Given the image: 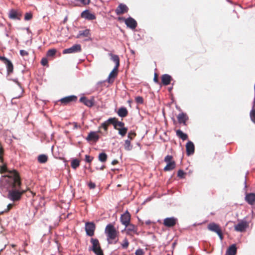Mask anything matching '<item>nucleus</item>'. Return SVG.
Wrapping results in <instances>:
<instances>
[{
    "label": "nucleus",
    "instance_id": "obj_1",
    "mask_svg": "<svg viewBox=\"0 0 255 255\" xmlns=\"http://www.w3.org/2000/svg\"><path fill=\"white\" fill-rule=\"evenodd\" d=\"M21 184L20 177L15 170L8 171L0 180V186L7 190V198L14 202L19 201L26 191L21 188Z\"/></svg>",
    "mask_w": 255,
    "mask_h": 255
},
{
    "label": "nucleus",
    "instance_id": "obj_2",
    "mask_svg": "<svg viewBox=\"0 0 255 255\" xmlns=\"http://www.w3.org/2000/svg\"><path fill=\"white\" fill-rule=\"evenodd\" d=\"M105 233L107 237L109 244H116L118 241L119 232L112 224H109L105 228Z\"/></svg>",
    "mask_w": 255,
    "mask_h": 255
},
{
    "label": "nucleus",
    "instance_id": "obj_3",
    "mask_svg": "<svg viewBox=\"0 0 255 255\" xmlns=\"http://www.w3.org/2000/svg\"><path fill=\"white\" fill-rule=\"evenodd\" d=\"M90 241L92 245L90 250L96 255H104L99 240L97 239L91 238Z\"/></svg>",
    "mask_w": 255,
    "mask_h": 255
},
{
    "label": "nucleus",
    "instance_id": "obj_4",
    "mask_svg": "<svg viewBox=\"0 0 255 255\" xmlns=\"http://www.w3.org/2000/svg\"><path fill=\"white\" fill-rule=\"evenodd\" d=\"M208 230L216 233L219 237L220 240L222 241L224 238L223 234L220 226L214 222L209 224L207 226Z\"/></svg>",
    "mask_w": 255,
    "mask_h": 255
},
{
    "label": "nucleus",
    "instance_id": "obj_5",
    "mask_svg": "<svg viewBox=\"0 0 255 255\" xmlns=\"http://www.w3.org/2000/svg\"><path fill=\"white\" fill-rule=\"evenodd\" d=\"M173 156L170 155H167L165 157L164 160L166 163H167V165L163 169L164 171H171L175 168L176 163L173 160Z\"/></svg>",
    "mask_w": 255,
    "mask_h": 255
},
{
    "label": "nucleus",
    "instance_id": "obj_6",
    "mask_svg": "<svg viewBox=\"0 0 255 255\" xmlns=\"http://www.w3.org/2000/svg\"><path fill=\"white\" fill-rule=\"evenodd\" d=\"M119 20H124L127 26L132 29H135L137 25L136 20L131 17H129L127 19L123 17H119Z\"/></svg>",
    "mask_w": 255,
    "mask_h": 255
},
{
    "label": "nucleus",
    "instance_id": "obj_7",
    "mask_svg": "<svg viewBox=\"0 0 255 255\" xmlns=\"http://www.w3.org/2000/svg\"><path fill=\"white\" fill-rule=\"evenodd\" d=\"M77 100V97L74 95H71L65 97L60 99L58 102L61 105L65 106L70 104L73 102H76Z\"/></svg>",
    "mask_w": 255,
    "mask_h": 255
},
{
    "label": "nucleus",
    "instance_id": "obj_8",
    "mask_svg": "<svg viewBox=\"0 0 255 255\" xmlns=\"http://www.w3.org/2000/svg\"><path fill=\"white\" fill-rule=\"evenodd\" d=\"M0 60L4 63L6 66L7 72L8 75H10L13 72V65L12 62L4 56H0Z\"/></svg>",
    "mask_w": 255,
    "mask_h": 255
},
{
    "label": "nucleus",
    "instance_id": "obj_9",
    "mask_svg": "<svg viewBox=\"0 0 255 255\" xmlns=\"http://www.w3.org/2000/svg\"><path fill=\"white\" fill-rule=\"evenodd\" d=\"M96 226L93 222H87L85 224V231L88 236L92 237L94 235Z\"/></svg>",
    "mask_w": 255,
    "mask_h": 255
},
{
    "label": "nucleus",
    "instance_id": "obj_10",
    "mask_svg": "<svg viewBox=\"0 0 255 255\" xmlns=\"http://www.w3.org/2000/svg\"><path fill=\"white\" fill-rule=\"evenodd\" d=\"M82 51L81 46L80 44H75L72 47L65 49L63 51V54L75 53Z\"/></svg>",
    "mask_w": 255,
    "mask_h": 255
},
{
    "label": "nucleus",
    "instance_id": "obj_11",
    "mask_svg": "<svg viewBox=\"0 0 255 255\" xmlns=\"http://www.w3.org/2000/svg\"><path fill=\"white\" fill-rule=\"evenodd\" d=\"M177 223V219L175 217L166 218L163 220L164 226L168 228L174 227Z\"/></svg>",
    "mask_w": 255,
    "mask_h": 255
},
{
    "label": "nucleus",
    "instance_id": "obj_12",
    "mask_svg": "<svg viewBox=\"0 0 255 255\" xmlns=\"http://www.w3.org/2000/svg\"><path fill=\"white\" fill-rule=\"evenodd\" d=\"M131 216L129 213L127 211L124 214L121 215L120 218V221L122 224L127 226L130 222Z\"/></svg>",
    "mask_w": 255,
    "mask_h": 255
},
{
    "label": "nucleus",
    "instance_id": "obj_13",
    "mask_svg": "<svg viewBox=\"0 0 255 255\" xmlns=\"http://www.w3.org/2000/svg\"><path fill=\"white\" fill-rule=\"evenodd\" d=\"M249 227L248 223L246 221H241L237 225L235 226V230L236 231L243 232Z\"/></svg>",
    "mask_w": 255,
    "mask_h": 255
},
{
    "label": "nucleus",
    "instance_id": "obj_14",
    "mask_svg": "<svg viewBox=\"0 0 255 255\" xmlns=\"http://www.w3.org/2000/svg\"><path fill=\"white\" fill-rule=\"evenodd\" d=\"M109 122L114 126V128L116 129L125 127V123L119 121L116 118H109Z\"/></svg>",
    "mask_w": 255,
    "mask_h": 255
},
{
    "label": "nucleus",
    "instance_id": "obj_15",
    "mask_svg": "<svg viewBox=\"0 0 255 255\" xmlns=\"http://www.w3.org/2000/svg\"><path fill=\"white\" fill-rule=\"evenodd\" d=\"M128 10V7L124 3H120L115 10V12L118 15H122L127 13Z\"/></svg>",
    "mask_w": 255,
    "mask_h": 255
},
{
    "label": "nucleus",
    "instance_id": "obj_16",
    "mask_svg": "<svg viewBox=\"0 0 255 255\" xmlns=\"http://www.w3.org/2000/svg\"><path fill=\"white\" fill-rule=\"evenodd\" d=\"M127 228L126 233L128 235H132L133 234L138 235L137 233V227L133 224L129 223L127 226H125Z\"/></svg>",
    "mask_w": 255,
    "mask_h": 255
},
{
    "label": "nucleus",
    "instance_id": "obj_17",
    "mask_svg": "<svg viewBox=\"0 0 255 255\" xmlns=\"http://www.w3.org/2000/svg\"><path fill=\"white\" fill-rule=\"evenodd\" d=\"M79 101L88 107H93L95 103V100L93 97L89 99L86 97H82L80 99Z\"/></svg>",
    "mask_w": 255,
    "mask_h": 255
},
{
    "label": "nucleus",
    "instance_id": "obj_18",
    "mask_svg": "<svg viewBox=\"0 0 255 255\" xmlns=\"http://www.w3.org/2000/svg\"><path fill=\"white\" fill-rule=\"evenodd\" d=\"M21 14L14 9H11L8 13V17L12 19L20 20Z\"/></svg>",
    "mask_w": 255,
    "mask_h": 255
},
{
    "label": "nucleus",
    "instance_id": "obj_19",
    "mask_svg": "<svg viewBox=\"0 0 255 255\" xmlns=\"http://www.w3.org/2000/svg\"><path fill=\"white\" fill-rule=\"evenodd\" d=\"M186 150L187 155L189 156L193 154L195 151V146L194 143L191 141H189L186 144Z\"/></svg>",
    "mask_w": 255,
    "mask_h": 255
},
{
    "label": "nucleus",
    "instance_id": "obj_20",
    "mask_svg": "<svg viewBox=\"0 0 255 255\" xmlns=\"http://www.w3.org/2000/svg\"><path fill=\"white\" fill-rule=\"evenodd\" d=\"M99 138V135L96 132L91 131L88 134L86 137V140L88 141H94L96 142L98 141Z\"/></svg>",
    "mask_w": 255,
    "mask_h": 255
},
{
    "label": "nucleus",
    "instance_id": "obj_21",
    "mask_svg": "<svg viewBox=\"0 0 255 255\" xmlns=\"http://www.w3.org/2000/svg\"><path fill=\"white\" fill-rule=\"evenodd\" d=\"M82 17L88 20H94L96 19L95 15L90 12L89 10H86L83 11L81 14Z\"/></svg>",
    "mask_w": 255,
    "mask_h": 255
},
{
    "label": "nucleus",
    "instance_id": "obj_22",
    "mask_svg": "<svg viewBox=\"0 0 255 255\" xmlns=\"http://www.w3.org/2000/svg\"><path fill=\"white\" fill-rule=\"evenodd\" d=\"M246 201L251 205L255 204V193L247 194L245 197Z\"/></svg>",
    "mask_w": 255,
    "mask_h": 255
},
{
    "label": "nucleus",
    "instance_id": "obj_23",
    "mask_svg": "<svg viewBox=\"0 0 255 255\" xmlns=\"http://www.w3.org/2000/svg\"><path fill=\"white\" fill-rule=\"evenodd\" d=\"M118 68L114 67L113 70L110 73L108 77V82L109 83H112L114 81V79L117 76L118 73Z\"/></svg>",
    "mask_w": 255,
    "mask_h": 255
},
{
    "label": "nucleus",
    "instance_id": "obj_24",
    "mask_svg": "<svg viewBox=\"0 0 255 255\" xmlns=\"http://www.w3.org/2000/svg\"><path fill=\"white\" fill-rule=\"evenodd\" d=\"M172 80V77L168 74H163L161 76V82L164 85H169Z\"/></svg>",
    "mask_w": 255,
    "mask_h": 255
},
{
    "label": "nucleus",
    "instance_id": "obj_25",
    "mask_svg": "<svg viewBox=\"0 0 255 255\" xmlns=\"http://www.w3.org/2000/svg\"><path fill=\"white\" fill-rule=\"evenodd\" d=\"M177 119L179 123L183 124L186 125V122L188 120V117L185 114L181 113L178 115Z\"/></svg>",
    "mask_w": 255,
    "mask_h": 255
},
{
    "label": "nucleus",
    "instance_id": "obj_26",
    "mask_svg": "<svg viewBox=\"0 0 255 255\" xmlns=\"http://www.w3.org/2000/svg\"><path fill=\"white\" fill-rule=\"evenodd\" d=\"M117 114L119 117L122 118H125L128 116V111L126 108L122 107L118 110Z\"/></svg>",
    "mask_w": 255,
    "mask_h": 255
},
{
    "label": "nucleus",
    "instance_id": "obj_27",
    "mask_svg": "<svg viewBox=\"0 0 255 255\" xmlns=\"http://www.w3.org/2000/svg\"><path fill=\"white\" fill-rule=\"evenodd\" d=\"M236 254L237 248L235 244L230 246L226 252V254L227 255H236Z\"/></svg>",
    "mask_w": 255,
    "mask_h": 255
},
{
    "label": "nucleus",
    "instance_id": "obj_28",
    "mask_svg": "<svg viewBox=\"0 0 255 255\" xmlns=\"http://www.w3.org/2000/svg\"><path fill=\"white\" fill-rule=\"evenodd\" d=\"M109 55L111 57L112 60H113L116 64L115 67L119 68L120 66V58L119 56L112 53Z\"/></svg>",
    "mask_w": 255,
    "mask_h": 255
},
{
    "label": "nucleus",
    "instance_id": "obj_29",
    "mask_svg": "<svg viewBox=\"0 0 255 255\" xmlns=\"http://www.w3.org/2000/svg\"><path fill=\"white\" fill-rule=\"evenodd\" d=\"M176 135L180 138L182 139L183 140H186L188 138V135L187 134L184 133L180 129H178L176 130Z\"/></svg>",
    "mask_w": 255,
    "mask_h": 255
},
{
    "label": "nucleus",
    "instance_id": "obj_30",
    "mask_svg": "<svg viewBox=\"0 0 255 255\" xmlns=\"http://www.w3.org/2000/svg\"><path fill=\"white\" fill-rule=\"evenodd\" d=\"M89 35H90V30L89 29H85L83 31H80L76 37L79 38L82 36L88 37Z\"/></svg>",
    "mask_w": 255,
    "mask_h": 255
},
{
    "label": "nucleus",
    "instance_id": "obj_31",
    "mask_svg": "<svg viewBox=\"0 0 255 255\" xmlns=\"http://www.w3.org/2000/svg\"><path fill=\"white\" fill-rule=\"evenodd\" d=\"M38 161L40 163H45L48 160V156L45 154H40L38 156Z\"/></svg>",
    "mask_w": 255,
    "mask_h": 255
},
{
    "label": "nucleus",
    "instance_id": "obj_32",
    "mask_svg": "<svg viewBox=\"0 0 255 255\" xmlns=\"http://www.w3.org/2000/svg\"><path fill=\"white\" fill-rule=\"evenodd\" d=\"M124 148L127 151L131 150L132 148V145L131 144L130 141L127 139L125 141Z\"/></svg>",
    "mask_w": 255,
    "mask_h": 255
},
{
    "label": "nucleus",
    "instance_id": "obj_33",
    "mask_svg": "<svg viewBox=\"0 0 255 255\" xmlns=\"http://www.w3.org/2000/svg\"><path fill=\"white\" fill-rule=\"evenodd\" d=\"M110 124H111V123L109 122V119L107 121H105L101 125L100 127H99V128H103L104 129V130L107 132L108 131V127Z\"/></svg>",
    "mask_w": 255,
    "mask_h": 255
},
{
    "label": "nucleus",
    "instance_id": "obj_34",
    "mask_svg": "<svg viewBox=\"0 0 255 255\" xmlns=\"http://www.w3.org/2000/svg\"><path fill=\"white\" fill-rule=\"evenodd\" d=\"M107 154L104 152L100 153L98 156V159L102 162H105L107 161Z\"/></svg>",
    "mask_w": 255,
    "mask_h": 255
},
{
    "label": "nucleus",
    "instance_id": "obj_35",
    "mask_svg": "<svg viewBox=\"0 0 255 255\" xmlns=\"http://www.w3.org/2000/svg\"><path fill=\"white\" fill-rule=\"evenodd\" d=\"M119 131V133L122 137H124L126 135L128 131V128L124 127L123 128H120L117 129Z\"/></svg>",
    "mask_w": 255,
    "mask_h": 255
},
{
    "label": "nucleus",
    "instance_id": "obj_36",
    "mask_svg": "<svg viewBox=\"0 0 255 255\" xmlns=\"http://www.w3.org/2000/svg\"><path fill=\"white\" fill-rule=\"evenodd\" d=\"M71 167L73 169H76L80 165V161L78 159H74L71 162Z\"/></svg>",
    "mask_w": 255,
    "mask_h": 255
},
{
    "label": "nucleus",
    "instance_id": "obj_37",
    "mask_svg": "<svg viewBox=\"0 0 255 255\" xmlns=\"http://www.w3.org/2000/svg\"><path fill=\"white\" fill-rule=\"evenodd\" d=\"M129 242L127 238H125L123 242L121 243L122 248L124 249H127L129 246Z\"/></svg>",
    "mask_w": 255,
    "mask_h": 255
},
{
    "label": "nucleus",
    "instance_id": "obj_38",
    "mask_svg": "<svg viewBox=\"0 0 255 255\" xmlns=\"http://www.w3.org/2000/svg\"><path fill=\"white\" fill-rule=\"evenodd\" d=\"M56 50L55 49H51L47 51L46 55L48 57H52L56 54Z\"/></svg>",
    "mask_w": 255,
    "mask_h": 255
},
{
    "label": "nucleus",
    "instance_id": "obj_39",
    "mask_svg": "<svg viewBox=\"0 0 255 255\" xmlns=\"http://www.w3.org/2000/svg\"><path fill=\"white\" fill-rule=\"evenodd\" d=\"M4 154V150L2 146L0 143V162L2 163L3 162V156Z\"/></svg>",
    "mask_w": 255,
    "mask_h": 255
},
{
    "label": "nucleus",
    "instance_id": "obj_40",
    "mask_svg": "<svg viewBox=\"0 0 255 255\" xmlns=\"http://www.w3.org/2000/svg\"><path fill=\"white\" fill-rule=\"evenodd\" d=\"M136 133L133 131H130L128 133V138L130 139V140H132L136 136Z\"/></svg>",
    "mask_w": 255,
    "mask_h": 255
},
{
    "label": "nucleus",
    "instance_id": "obj_41",
    "mask_svg": "<svg viewBox=\"0 0 255 255\" xmlns=\"http://www.w3.org/2000/svg\"><path fill=\"white\" fill-rule=\"evenodd\" d=\"M250 117L252 121L255 124V109H253L251 111Z\"/></svg>",
    "mask_w": 255,
    "mask_h": 255
},
{
    "label": "nucleus",
    "instance_id": "obj_42",
    "mask_svg": "<svg viewBox=\"0 0 255 255\" xmlns=\"http://www.w3.org/2000/svg\"><path fill=\"white\" fill-rule=\"evenodd\" d=\"M32 17V14L30 12H27L25 13L24 16V19L25 20H29L31 19Z\"/></svg>",
    "mask_w": 255,
    "mask_h": 255
},
{
    "label": "nucleus",
    "instance_id": "obj_43",
    "mask_svg": "<svg viewBox=\"0 0 255 255\" xmlns=\"http://www.w3.org/2000/svg\"><path fill=\"white\" fill-rule=\"evenodd\" d=\"M135 102L138 104H142L143 103V99L142 97L138 96L135 98Z\"/></svg>",
    "mask_w": 255,
    "mask_h": 255
},
{
    "label": "nucleus",
    "instance_id": "obj_44",
    "mask_svg": "<svg viewBox=\"0 0 255 255\" xmlns=\"http://www.w3.org/2000/svg\"><path fill=\"white\" fill-rule=\"evenodd\" d=\"M185 174V173L182 170H179L178 171L177 175L179 177L181 178H184V175Z\"/></svg>",
    "mask_w": 255,
    "mask_h": 255
},
{
    "label": "nucleus",
    "instance_id": "obj_45",
    "mask_svg": "<svg viewBox=\"0 0 255 255\" xmlns=\"http://www.w3.org/2000/svg\"><path fill=\"white\" fill-rule=\"evenodd\" d=\"M144 252L141 249H137L135 253V255H144Z\"/></svg>",
    "mask_w": 255,
    "mask_h": 255
},
{
    "label": "nucleus",
    "instance_id": "obj_46",
    "mask_svg": "<svg viewBox=\"0 0 255 255\" xmlns=\"http://www.w3.org/2000/svg\"><path fill=\"white\" fill-rule=\"evenodd\" d=\"M93 158V157H92L89 155H85V161L88 163H91Z\"/></svg>",
    "mask_w": 255,
    "mask_h": 255
},
{
    "label": "nucleus",
    "instance_id": "obj_47",
    "mask_svg": "<svg viewBox=\"0 0 255 255\" xmlns=\"http://www.w3.org/2000/svg\"><path fill=\"white\" fill-rule=\"evenodd\" d=\"M20 54L21 56L24 57V56H28V52L24 50H20Z\"/></svg>",
    "mask_w": 255,
    "mask_h": 255
},
{
    "label": "nucleus",
    "instance_id": "obj_48",
    "mask_svg": "<svg viewBox=\"0 0 255 255\" xmlns=\"http://www.w3.org/2000/svg\"><path fill=\"white\" fill-rule=\"evenodd\" d=\"M41 63L43 66L48 65V60L46 58H43L41 59Z\"/></svg>",
    "mask_w": 255,
    "mask_h": 255
},
{
    "label": "nucleus",
    "instance_id": "obj_49",
    "mask_svg": "<svg viewBox=\"0 0 255 255\" xmlns=\"http://www.w3.org/2000/svg\"><path fill=\"white\" fill-rule=\"evenodd\" d=\"M76 1H80L81 3L84 5L89 4L90 2V0H76Z\"/></svg>",
    "mask_w": 255,
    "mask_h": 255
},
{
    "label": "nucleus",
    "instance_id": "obj_50",
    "mask_svg": "<svg viewBox=\"0 0 255 255\" xmlns=\"http://www.w3.org/2000/svg\"><path fill=\"white\" fill-rule=\"evenodd\" d=\"M153 81H154V82H155L156 83H157L158 84L159 83V80H158V75L157 73H154V78H153Z\"/></svg>",
    "mask_w": 255,
    "mask_h": 255
},
{
    "label": "nucleus",
    "instance_id": "obj_51",
    "mask_svg": "<svg viewBox=\"0 0 255 255\" xmlns=\"http://www.w3.org/2000/svg\"><path fill=\"white\" fill-rule=\"evenodd\" d=\"M88 186L90 189H94L96 187V185L94 183L90 182L88 184Z\"/></svg>",
    "mask_w": 255,
    "mask_h": 255
},
{
    "label": "nucleus",
    "instance_id": "obj_52",
    "mask_svg": "<svg viewBox=\"0 0 255 255\" xmlns=\"http://www.w3.org/2000/svg\"><path fill=\"white\" fill-rule=\"evenodd\" d=\"M13 206V204H9L8 205H7V209L5 210L4 212H8L12 207Z\"/></svg>",
    "mask_w": 255,
    "mask_h": 255
},
{
    "label": "nucleus",
    "instance_id": "obj_53",
    "mask_svg": "<svg viewBox=\"0 0 255 255\" xmlns=\"http://www.w3.org/2000/svg\"><path fill=\"white\" fill-rule=\"evenodd\" d=\"M118 163H119L118 160H117V159H115V160L112 161V164L113 165H115L116 164H117Z\"/></svg>",
    "mask_w": 255,
    "mask_h": 255
},
{
    "label": "nucleus",
    "instance_id": "obj_54",
    "mask_svg": "<svg viewBox=\"0 0 255 255\" xmlns=\"http://www.w3.org/2000/svg\"><path fill=\"white\" fill-rule=\"evenodd\" d=\"M1 170L2 172H6V167L5 166H2L1 168Z\"/></svg>",
    "mask_w": 255,
    "mask_h": 255
},
{
    "label": "nucleus",
    "instance_id": "obj_55",
    "mask_svg": "<svg viewBox=\"0 0 255 255\" xmlns=\"http://www.w3.org/2000/svg\"><path fill=\"white\" fill-rule=\"evenodd\" d=\"M176 245V243L175 242H174L172 244V247L174 248L175 247Z\"/></svg>",
    "mask_w": 255,
    "mask_h": 255
},
{
    "label": "nucleus",
    "instance_id": "obj_56",
    "mask_svg": "<svg viewBox=\"0 0 255 255\" xmlns=\"http://www.w3.org/2000/svg\"><path fill=\"white\" fill-rule=\"evenodd\" d=\"M104 168H105V166L103 165L100 168V170H103Z\"/></svg>",
    "mask_w": 255,
    "mask_h": 255
},
{
    "label": "nucleus",
    "instance_id": "obj_57",
    "mask_svg": "<svg viewBox=\"0 0 255 255\" xmlns=\"http://www.w3.org/2000/svg\"><path fill=\"white\" fill-rule=\"evenodd\" d=\"M11 246L12 248H14V247H15V245H14V244H12V245H11Z\"/></svg>",
    "mask_w": 255,
    "mask_h": 255
},
{
    "label": "nucleus",
    "instance_id": "obj_58",
    "mask_svg": "<svg viewBox=\"0 0 255 255\" xmlns=\"http://www.w3.org/2000/svg\"><path fill=\"white\" fill-rule=\"evenodd\" d=\"M146 223V224H149L150 223V222L149 221V222H147Z\"/></svg>",
    "mask_w": 255,
    "mask_h": 255
},
{
    "label": "nucleus",
    "instance_id": "obj_59",
    "mask_svg": "<svg viewBox=\"0 0 255 255\" xmlns=\"http://www.w3.org/2000/svg\"><path fill=\"white\" fill-rule=\"evenodd\" d=\"M2 213H3V212H1V213H0V214H2Z\"/></svg>",
    "mask_w": 255,
    "mask_h": 255
}]
</instances>
